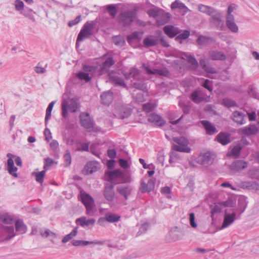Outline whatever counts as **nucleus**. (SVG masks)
Masks as SVG:
<instances>
[{"label": "nucleus", "mask_w": 259, "mask_h": 259, "mask_svg": "<svg viewBox=\"0 0 259 259\" xmlns=\"http://www.w3.org/2000/svg\"><path fill=\"white\" fill-rule=\"evenodd\" d=\"M80 107V104L77 100L73 98L63 99L61 104L62 115L64 118L68 116V111L75 113Z\"/></svg>", "instance_id": "obj_1"}, {"label": "nucleus", "mask_w": 259, "mask_h": 259, "mask_svg": "<svg viewBox=\"0 0 259 259\" xmlns=\"http://www.w3.org/2000/svg\"><path fill=\"white\" fill-rule=\"evenodd\" d=\"M97 22L95 20L87 21L80 30L77 37V42L82 41L84 39L89 38L93 34V29L95 27Z\"/></svg>", "instance_id": "obj_2"}, {"label": "nucleus", "mask_w": 259, "mask_h": 259, "mask_svg": "<svg viewBox=\"0 0 259 259\" xmlns=\"http://www.w3.org/2000/svg\"><path fill=\"white\" fill-rule=\"evenodd\" d=\"M136 17L137 11L133 9L121 13L118 17V19L120 24L127 27L131 26Z\"/></svg>", "instance_id": "obj_3"}, {"label": "nucleus", "mask_w": 259, "mask_h": 259, "mask_svg": "<svg viewBox=\"0 0 259 259\" xmlns=\"http://www.w3.org/2000/svg\"><path fill=\"white\" fill-rule=\"evenodd\" d=\"M80 198L81 202L85 207L87 214L89 215H93L94 212V208L95 207L94 198L85 192H80Z\"/></svg>", "instance_id": "obj_4"}, {"label": "nucleus", "mask_w": 259, "mask_h": 259, "mask_svg": "<svg viewBox=\"0 0 259 259\" xmlns=\"http://www.w3.org/2000/svg\"><path fill=\"white\" fill-rule=\"evenodd\" d=\"M173 141L176 142L177 145H173L172 149L174 151L179 152H183L189 153L191 149L188 147V140L183 137L180 138H173Z\"/></svg>", "instance_id": "obj_5"}, {"label": "nucleus", "mask_w": 259, "mask_h": 259, "mask_svg": "<svg viewBox=\"0 0 259 259\" xmlns=\"http://www.w3.org/2000/svg\"><path fill=\"white\" fill-rule=\"evenodd\" d=\"M215 158V155L214 153L207 151L201 153L197 157V162L202 165L207 166L213 163Z\"/></svg>", "instance_id": "obj_6"}, {"label": "nucleus", "mask_w": 259, "mask_h": 259, "mask_svg": "<svg viewBox=\"0 0 259 259\" xmlns=\"http://www.w3.org/2000/svg\"><path fill=\"white\" fill-rule=\"evenodd\" d=\"M208 16H210L214 21L217 22L216 25L217 29L220 30H224L225 29L223 17L220 12L213 8Z\"/></svg>", "instance_id": "obj_7"}, {"label": "nucleus", "mask_w": 259, "mask_h": 259, "mask_svg": "<svg viewBox=\"0 0 259 259\" xmlns=\"http://www.w3.org/2000/svg\"><path fill=\"white\" fill-rule=\"evenodd\" d=\"M81 125L86 129L90 130L94 127V122L89 113L82 112L79 115Z\"/></svg>", "instance_id": "obj_8"}, {"label": "nucleus", "mask_w": 259, "mask_h": 259, "mask_svg": "<svg viewBox=\"0 0 259 259\" xmlns=\"http://www.w3.org/2000/svg\"><path fill=\"white\" fill-rule=\"evenodd\" d=\"M231 119L239 125H243L246 122V114L240 111H234L231 116Z\"/></svg>", "instance_id": "obj_9"}, {"label": "nucleus", "mask_w": 259, "mask_h": 259, "mask_svg": "<svg viewBox=\"0 0 259 259\" xmlns=\"http://www.w3.org/2000/svg\"><path fill=\"white\" fill-rule=\"evenodd\" d=\"M183 233L178 227L172 228L168 233L166 238L169 241H176L182 239Z\"/></svg>", "instance_id": "obj_10"}, {"label": "nucleus", "mask_w": 259, "mask_h": 259, "mask_svg": "<svg viewBox=\"0 0 259 259\" xmlns=\"http://www.w3.org/2000/svg\"><path fill=\"white\" fill-rule=\"evenodd\" d=\"M182 58L186 60L188 63L190 64V68L191 70H195L198 67V62L195 57L189 53H183L182 54Z\"/></svg>", "instance_id": "obj_11"}, {"label": "nucleus", "mask_w": 259, "mask_h": 259, "mask_svg": "<svg viewBox=\"0 0 259 259\" xmlns=\"http://www.w3.org/2000/svg\"><path fill=\"white\" fill-rule=\"evenodd\" d=\"M116 190L125 200H127L132 193L133 187L128 185H119L117 187Z\"/></svg>", "instance_id": "obj_12"}, {"label": "nucleus", "mask_w": 259, "mask_h": 259, "mask_svg": "<svg viewBox=\"0 0 259 259\" xmlns=\"http://www.w3.org/2000/svg\"><path fill=\"white\" fill-rule=\"evenodd\" d=\"M103 194L107 200L112 201L115 196L114 185L110 183H107L104 188Z\"/></svg>", "instance_id": "obj_13"}, {"label": "nucleus", "mask_w": 259, "mask_h": 259, "mask_svg": "<svg viewBox=\"0 0 259 259\" xmlns=\"http://www.w3.org/2000/svg\"><path fill=\"white\" fill-rule=\"evenodd\" d=\"M100 163L95 161L87 162L83 170L85 174H91L100 168Z\"/></svg>", "instance_id": "obj_14"}, {"label": "nucleus", "mask_w": 259, "mask_h": 259, "mask_svg": "<svg viewBox=\"0 0 259 259\" xmlns=\"http://www.w3.org/2000/svg\"><path fill=\"white\" fill-rule=\"evenodd\" d=\"M247 165L248 163L247 162L242 160H237L231 163L230 165V169L231 171L238 172L246 168Z\"/></svg>", "instance_id": "obj_15"}, {"label": "nucleus", "mask_w": 259, "mask_h": 259, "mask_svg": "<svg viewBox=\"0 0 259 259\" xmlns=\"http://www.w3.org/2000/svg\"><path fill=\"white\" fill-rule=\"evenodd\" d=\"M105 241L104 240H95L92 241L76 240H73L72 241V244L74 246H84L90 244H96L98 245H103L105 244Z\"/></svg>", "instance_id": "obj_16"}, {"label": "nucleus", "mask_w": 259, "mask_h": 259, "mask_svg": "<svg viewBox=\"0 0 259 259\" xmlns=\"http://www.w3.org/2000/svg\"><path fill=\"white\" fill-rule=\"evenodd\" d=\"M242 134L245 136H251L256 135L258 132V128L254 124H250L241 128L240 130Z\"/></svg>", "instance_id": "obj_17"}, {"label": "nucleus", "mask_w": 259, "mask_h": 259, "mask_svg": "<svg viewBox=\"0 0 259 259\" xmlns=\"http://www.w3.org/2000/svg\"><path fill=\"white\" fill-rule=\"evenodd\" d=\"M236 215V213L235 212H233L231 214H225L220 230H223L230 226L234 222Z\"/></svg>", "instance_id": "obj_18"}, {"label": "nucleus", "mask_w": 259, "mask_h": 259, "mask_svg": "<svg viewBox=\"0 0 259 259\" xmlns=\"http://www.w3.org/2000/svg\"><path fill=\"white\" fill-rule=\"evenodd\" d=\"M155 180L154 179H150L148 181L147 183L144 182L141 183V191L142 193L149 192L153 190L155 187Z\"/></svg>", "instance_id": "obj_19"}, {"label": "nucleus", "mask_w": 259, "mask_h": 259, "mask_svg": "<svg viewBox=\"0 0 259 259\" xmlns=\"http://www.w3.org/2000/svg\"><path fill=\"white\" fill-rule=\"evenodd\" d=\"M95 222V219L93 218L87 220L85 217H82L77 219L75 223L77 225H79L84 228L85 227L93 226Z\"/></svg>", "instance_id": "obj_20"}, {"label": "nucleus", "mask_w": 259, "mask_h": 259, "mask_svg": "<svg viewBox=\"0 0 259 259\" xmlns=\"http://www.w3.org/2000/svg\"><path fill=\"white\" fill-rule=\"evenodd\" d=\"M148 120L149 122L159 126L164 125L165 121L158 114L154 113L149 115Z\"/></svg>", "instance_id": "obj_21"}, {"label": "nucleus", "mask_w": 259, "mask_h": 259, "mask_svg": "<svg viewBox=\"0 0 259 259\" xmlns=\"http://www.w3.org/2000/svg\"><path fill=\"white\" fill-rule=\"evenodd\" d=\"M115 63L112 57H108L102 64L100 69V74H103L107 72L111 66Z\"/></svg>", "instance_id": "obj_22"}, {"label": "nucleus", "mask_w": 259, "mask_h": 259, "mask_svg": "<svg viewBox=\"0 0 259 259\" xmlns=\"http://www.w3.org/2000/svg\"><path fill=\"white\" fill-rule=\"evenodd\" d=\"M209 58L212 60L224 61L226 59V56L221 51L211 50L208 52Z\"/></svg>", "instance_id": "obj_23"}, {"label": "nucleus", "mask_w": 259, "mask_h": 259, "mask_svg": "<svg viewBox=\"0 0 259 259\" xmlns=\"http://www.w3.org/2000/svg\"><path fill=\"white\" fill-rule=\"evenodd\" d=\"M226 25L228 29L233 33H236L238 31V27L235 22L234 16L226 17Z\"/></svg>", "instance_id": "obj_24"}, {"label": "nucleus", "mask_w": 259, "mask_h": 259, "mask_svg": "<svg viewBox=\"0 0 259 259\" xmlns=\"http://www.w3.org/2000/svg\"><path fill=\"white\" fill-rule=\"evenodd\" d=\"M143 67L146 70L148 74H158L161 76H166L168 75V71L166 69H153L149 68L145 64L143 65Z\"/></svg>", "instance_id": "obj_25"}, {"label": "nucleus", "mask_w": 259, "mask_h": 259, "mask_svg": "<svg viewBox=\"0 0 259 259\" xmlns=\"http://www.w3.org/2000/svg\"><path fill=\"white\" fill-rule=\"evenodd\" d=\"M230 136L229 133L221 132L217 135L216 139L223 145H226L231 142Z\"/></svg>", "instance_id": "obj_26"}, {"label": "nucleus", "mask_w": 259, "mask_h": 259, "mask_svg": "<svg viewBox=\"0 0 259 259\" xmlns=\"http://www.w3.org/2000/svg\"><path fill=\"white\" fill-rule=\"evenodd\" d=\"M158 42L159 39L153 35H149L143 40V45L146 48L155 46Z\"/></svg>", "instance_id": "obj_27"}, {"label": "nucleus", "mask_w": 259, "mask_h": 259, "mask_svg": "<svg viewBox=\"0 0 259 259\" xmlns=\"http://www.w3.org/2000/svg\"><path fill=\"white\" fill-rule=\"evenodd\" d=\"M101 99L103 104L109 106L113 99V93L110 91L103 93L101 95Z\"/></svg>", "instance_id": "obj_28"}, {"label": "nucleus", "mask_w": 259, "mask_h": 259, "mask_svg": "<svg viewBox=\"0 0 259 259\" xmlns=\"http://www.w3.org/2000/svg\"><path fill=\"white\" fill-rule=\"evenodd\" d=\"M201 124L206 130L207 134L212 135L218 132L215 127L207 120H202Z\"/></svg>", "instance_id": "obj_29"}, {"label": "nucleus", "mask_w": 259, "mask_h": 259, "mask_svg": "<svg viewBox=\"0 0 259 259\" xmlns=\"http://www.w3.org/2000/svg\"><path fill=\"white\" fill-rule=\"evenodd\" d=\"M7 170L8 172L12 176L15 178L18 177V174L16 172L18 168L14 165V161L11 158H9L7 160Z\"/></svg>", "instance_id": "obj_30"}, {"label": "nucleus", "mask_w": 259, "mask_h": 259, "mask_svg": "<svg viewBox=\"0 0 259 259\" xmlns=\"http://www.w3.org/2000/svg\"><path fill=\"white\" fill-rule=\"evenodd\" d=\"M170 8L172 10L178 8L183 11L184 14H186L190 11L189 9L185 6V5L184 3L181 2L179 0H176L175 2L172 3L170 5Z\"/></svg>", "instance_id": "obj_31"}, {"label": "nucleus", "mask_w": 259, "mask_h": 259, "mask_svg": "<svg viewBox=\"0 0 259 259\" xmlns=\"http://www.w3.org/2000/svg\"><path fill=\"white\" fill-rule=\"evenodd\" d=\"M164 33L170 38L176 36L178 33V29L171 25H166L163 27Z\"/></svg>", "instance_id": "obj_32"}, {"label": "nucleus", "mask_w": 259, "mask_h": 259, "mask_svg": "<svg viewBox=\"0 0 259 259\" xmlns=\"http://www.w3.org/2000/svg\"><path fill=\"white\" fill-rule=\"evenodd\" d=\"M127 79L133 78L135 80H139L140 79V71L136 68L131 69L129 73L124 74Z\"/></svg>", "instance_id": "obj_33"}, {"label": "nucleus", "mask_w": 259, "mask_h": 259, "mask_svg": "<svg viewBox=\"0 0 259 259\" xmlns=\"http://www.w3.org/2000/svg\"><path fill=\"white\" fill-rule=\"evenodd\" d=\"M191 100L196 103H201L204 100V98L202 96V93L200 91L196 90L193 92L190 95Z\"/></svg>", "instance_id": "obj_34"}, {"label": "nucleus", "mask_w": 259, "mask_h": 259, "mask_svg": "<svg viewBox=\"0 0 259 259\" xmlns=\"http://www.w3.org/2000/svg\"><path fill=\"white\" fill-rule=\"evenodd\" d=\"M109 81L110 82L115 84L121 85L124 87H126V84L124 82V79L116 75H109Z\"/></svg>", "instance_id": "obj_35"}, {"label": "nucleus", "mask_w": 259, "mask_h": 259, "mask_svg": "<svg viewBox=\"0 0 259 259\" xmlns=\"http://www.w3.org/2000/svg\"><path fill=\"white\" fill-rule=\"evenodd\" d=\"M16 231L19 234H24L26 232L27 227L22 220H17L15 222Z\"/></svg>", "instance_id": "obj_36"}, {"label": "nucleus", "mask_w": 259, "mask_h": 259, "mask_svg": "<svg viewBox=\"0 0 259 259\" xmlns=\"http://www.w3.org/2000/svg\"><path fill=\"white\" fill-rule=\"evenodd\" d=\"M241 187L242 188H246L249 189H258L259 184L255 182L248 181L241 183Z\"/></svg>", "instance_id": "obj_37"}, {"label": "nucleus", "mask_w": 259, "mask_h": 259, "mask_svg": "<svg viewBox=\"0 0 259 259\" xmlns=\"http://www.w3.org/2000/svg\"><path fill=\"white\" fill-rule=\"evenodd\" d=\"M78 232V227H75L72 231L68 234L65 235L62 239V242L64 243L68 242L73 237L77 235Z\"/></svg>", "instance_id": "obj_38"}, {"label": "nucleus", "mask_w": 259, "mask_h": 259, "mask_svg": "<svg viewBox=\"0 0 259 259\" xmlns=\"http://www.w3.org/2000/svg\"><path fill=\"white\" fill-rule=\"evenodd\" d=\"M106 221L109 223L117 222L119 221L120 217L118 214L108 212L105 214Z\"/></svg>", "instance_id": "obj_39"}, {"label": "nucleus", "mask_w": 259, "mask_h": 259, "mask_svg": "<svg viewBox=\"0 0 259 259\" xmlns=\"http://www.w3.org/2000/svg\"><path fill=\"white\" fill-rule=\"evenodd\" d=\"M142 32L134 31L127 36V40L129 42L134 40H137L138 41H140L142 39Z\"/></svg>", "instance_id": "obj_40"}, {"label": "nucleus", "mask_w": 259, "mask_h": 259, "mask_svg": "<svg viewBox=\"0 0 259 259\" xmlns=\"http://www.w3.org/2000/svg\"><path fill=\"white\" fill-rule=\"evenodd\" d=\"M55 103V101L51 102L48 105L46 110V114L45 117V124L47 125L49 121V120L51 116V112L53 110L54 105Z\"/></svg>", "instance_id": "obj_41"}, {"label": "nucleus", "mask_w": 259, "mask_h": 259, "mask_svg": "<svg viewBox=\"0 0 259 259\" xmlns=\"http://www.w3.org/2000/svg\"><path fill=\"white\" fill-rule=\"evenodd\" d=\"M113 42L117 46L122 47L125 44L124 38L121 35L112 37Z\"/></svg>", "instance_id": "obj_42"}, {"label": "nucleus", "mask_w": 259, "mask_h": 259, "mask_svg": "<svg viewBox=\"0 0 259 259\" xmlns=\"http://www.w3.org/2000/svg\"><path fill=\"white\" fill-rule=\"evenodd\" d=\"M222 104L226 107L230 108L233 107H238L236 102L230 99V98H224L222 101Z\"/></svg>", "instance_id": "obj_43"}, {"label": "nucleus", "mask_w": 259, "mask_h": 259, "mask_svg": "<svg viewBox=\"0 0 259 259\" xmlns=\"http://www.w3.org/2000/svg\"><path fill=\"white\" fill-rule=\"evenodd\" d=\"M156 106V104L150 102L143 105V110L146 113H149L154 110Z\"/></svg>", "instance_id": "obj_44"}, {"label": "nucleus", "mask_w": 259, "mask_h": 259, "mask_svg": "<svg viewBox=\"0 0 259 259\" xmlns=\"http://www.w3.org/2000/svg\"><path fill=\"white\" fill-rule=\"evenodd\" d=\"M122 176L123 172L119 169H116L113 171H110L108 174L109 177L112 179L122 177Z\"/></svg>", "instance_id": "obj_45"}, {"label": "nucleus", "mask_w": 259, "mask_h": 259, "mask_svg": "<svg viewBox=\"0 0 259 259\" xmlns=\"http://www.w3.org/2000/svg\"><path fill=\"white\" fill-rule=\"evenodd\" d=\"M15 10L17 12H22L24 9V5L23 2L21 0H15L14 3Z\"/></svg>", "instance_id": "obj_46"}, {"label": "nucleus", "mask_w": 259, "mask_h": 259, "mask_svg": "<svg viewBox=\"0 0 259 259\" xmlns=\"http://www.w3.org/2000/svg\"><path fill=\"white\" fill-rule=\"evenodd\" d=\"M106 10L109 12L111 17L113 18H115L117 13L116 7L113 5H109L106 6Z\"/></svg>", "instance_id": "obj_47"}, {"label": "nucleus", "mask_w": 259, "mask_h": 259, "mask_svg": "<svg viewBox=\"0 0 259 259\" xmlns=\"http://www.w3.org/2000/svg\"><path fill=\"white\" fill-rule=\"evenodd\" d=\"M45 174L46 170H44L40 172H34L33 175L35 176L36 181L41 184L44 181Z\"/></svg>", "instance_id": "obj_48"}, {"label": "nucleus", "mask_w": 259, "mask_h": 259, "mask_svg": "<svg viewBox=\"0 0 259 259\" xmlns=\"http://www.w3.org/2000/svg\"><path fill=\"white\" fill-rule=\"evenodd\" d=\"M212 8H213L210 7L209 6L204 5L202 4H200L198 6V10L200 12H201L203 13H205V14H207V15H209V14L210 13V12L211 11Z\"/></svg>", "instance_id": "obj_49"}, {"label": "nucleus", "mask_w": 259, "mask_h": 259, "mask_svg": "<svg viewBox=\"0 0 259 259\" xmlns=\"http://www.w3.org/2000/svg\"><path fill=\"white\" fill-rule=\"evenodd\" d=\"M132 87L139 90L143 91H147L146 85L143 81L134 82Z\"/></svg>", "instance_id": "obj_50"}, {"label": "nucleus", "mask_w": 259, "mask_h": 259, "mask_svg": "<svg viewBox=\"0 0 259 259\" xmlns=\"http://www.w3.org/2000/svg\"><path fill=\"white\" fill-rule=\"evenodd\" d=\"M32 10L28 9V10H23L22 12H21L20 14H22L24 16L28 18L32 21H35V18L32 14Z\"/></svg>", "instance_id": "obj_51"}, {"label": "nucleus", "mask_w": 259, "mask_h": 259, "mask_svg": "<svg viewBox=\"0 0 259 259\" xmlns=\"http://www.w3.org/2000/svg\"><path fill=\"white\" fill-rule=\"evenodd\" d=\"M170 18V15L168 13H165L162 14L159 17L157 18L158 21L161 20V23L162 24L166 23Z\"/></svg>", "instance_id": "obj_52"}, {"label": "nucleus", "mask_w": 259, "mask_h": 259, "mask_svg": "<svg viewBox=\"0 0 259 259\" xmlns=\"http://www.w3.org/2000/svg\"><path fill=\"white\" fill-rule=\"evenodd\" d=\"M77 76L78 78L81 80H84L85 82H88L90 81L91 78L89 76V74L87 73H85L84 72H79Z\"/></svg>", "instance_id": "obj_53"}, {"label": "nucleus", "mask_w": 259, "mask_h": 259, "mask_svg": "<svg viewBox=\"0 0 259 259\" xmlns=\"http://www.w3.org/2000/svg\"><path fill=\"white\" fill-rule=\"evenodd\" d=\"M63 158L65 163V166H69L71 163L72 158L71 154L68 150L66 151V153L64 154Z\"/></svg>", "instance_id": "obj_54"}, {"label": "nucleus", "mask_w": 259, "mask_h": 259, "mask_svg": "<svg viewBox=\"0 0 259 259\" xmlns=\"http://www.w3.org/2000/svg\"><path fill=\"white\" fill-rule=\"evenodd\" d=\"M132 111L130 108H122L120 111V117L121 118H127L131 114Z\"/></svg>", "instance_id": "obj_55"}, {"label": "nucleus", "mask_w": 259, "mask_h": 259, "mask_svg": "<svg viewBox=\"0 0 259 259\" xmlns=\"http://www.w3.org/2000/svg\"><path fill=\"white\" fill-rule=\"evenodd\" d=\"M190 36V32L188 30H185L182 33L178 35L176 37V39L177 40H182L186 39Z\"/></svg>", "instance_id": "obj_56"}, {"label": "nucleus", "mask_w": 259, "mask_h": 259, "mask_svg": "<svg viewBox=\"0 0 259 259\" xmlns=\"http://www.w3.org/2000/svg\"><path fill=\"white\" fill-rule=\"evenodd\" d=\"M4 229L5 231L9 234L8 237L9 239L12 238L15 235L13 226H5L4 227Z\"/></svg>", "instance_id": "obj_57"}, {"label": "nucleus", "mask_w": 259, "mask_h": 259, "mask_svg": "<svg viewBox=\"0 0 259 259\" xmlns=\"http://www.w3.org/2000/svg\"><path fill=\"white\" fill-rule=\"evenodd\" d=\"M133 97L137 102H143L145 101L144 95L142 93H137L136 95H135L134 93Z\"/></svg>", "instance_id": "obj_58"}, {"label": "nucleus", "mask_w": 259, "mask_h": 259, "mask_svg": "<svg viewBox=\"0 0 259 259\" xmlns=\"http://www.w3.org/2000/svg\"><path fill=\"white\" fill-rule=\"evenodd\" d=\"M13 220L11 218L7 215L0 216V222L5 224H10L12 223Z\"/></svg>", "instance_id": "obj_59"}, {"label": "nucleus", "mask_w": 259, "mask_h": 259, "mask_svg": "<svg viewBox=\"0 0 259 259\" xmlns=\"http://www.w3.org/2000/svg\"><path fill=\"white\" fill-rule=\"evenodd\" d=\"M55 161L54 160L49 157L46 158L45 159V163L44 165V169H47L48 167L50 166L51 165L53 164L54 163Z\"/></svg>", "instance_id": "obj_60"}, {"label": "nucleus", "mask_w": 259, "mask_h": 259, "mask_svg": "<svg viewBox=\"0 0 259 259\" xmlns=\"http://www.w3.org/2000/svg\"><path fill=\"white\" fill-rule=\"evenodd\" d=\"M41 235L44 237H48L49 236H51L54 238L56 237V235L55 233L51 231L49 229H47L44 232L41 233Z\"/></svg>", "instance_id": "obj_61"}, {"label": "nucleus", "mask_w": 259, "mask_h": 259, "mask_svg": "<svg viewBox=\"0 0 259 259\" xmlns=\"http://www.w3.org/2000/svg\"><path fill=\"white\" fill-rule=\"evenodd\" d=\"M81 20V17L80 15H79L76 17V18L73 20L69 21L68 25L69 27H72L80 22Z\"/></svg>", "instance_id": "obj_62"}, {"label": "nucleus", "mask_w": 259, "mask_h": 259, "mask_svg": "<svg viewBox=\"0 0 259 259\" xmlns=\"http://www.w3.org/2000/svg\"><path fill=\"white\" fill-rule=\"evenodd\" d=\"M189 221L190 225L193 228H196L197 226V223L195 222V214L192 212L189 215Z\"/></svg>", "instance_id": "obj_63"}, {"label": "nucleus", "mask_w": 259, "mask_h": 259, "mask_svg": "<svg viewBox=\"0 0 259 259\" xmlns=\"http://www.w3.org/2000/svg\"><path fill=\"white\" fill-rule=\"evenodd\" d=\"M205 71L209 73H216L215 69L208 64H206L205 67L202 68Z\"/></svg>", "instance_id": "obj_64"}]
</instances>
